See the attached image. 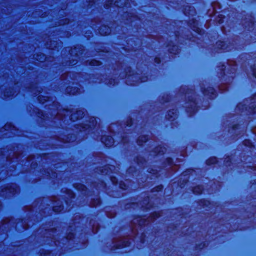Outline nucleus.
<instances>
[{
	"instance_id": "37",
	"label": "nucleus",
	"mask_w": 256,
	"mask_h": 256,
	"mask_svg": "<svg viewBox=\"0 0 256 256\" xmlns=\"http://www.w3.org/2000/svg\"><path fill=\"white\" fill-rule=\"evenodd\" d=\"M109 6H109V4H106V8H109Z\"/></svg>"
},
{
	"instance_id": "36",
	"label": "nucleus",
	"mask_w": 256,
	"mask_h": 256,
	"mask_svg": "<svg viewBox=\"0 0 256 256\" xmlns=\"http://www.w3.org/2000/svg\"><path fill=\"white\" fill-rule=\"evenodd\" d=\"M44 56L42 55V58H40V60H44Z\"/></svg>"
},
{
	"instance_id": "30",
	"label": "nucleus",
	"mask_w": 256,
	"mask_h": 256,
	"mask_svg": "<svg viewBox=\"0 0 256 256\" xmlns=\"http://www.w3.org/2000/svg\"><path fill=\"white\" fill-rule=\"evenodd\" d=\"M80 186L82 190H84V189L86 188L84 185L80 184Z\"/></svg>"
},
{
	"instance_id": "19",
	"label": "nucleus",
	"mask_w": 256,
	"mask_h": 256,
	"mask_svg": "<svg viewBox=\"0 0 256 256\" xmlns=\"http://www.w3.org/2000/svg\"><path fill=\"white\" fill-rule=\"evenodd\" d=\"M100 203V200L98 198H96V200H94V203L92 204V206H95L98 204H99Z\"/></svg>"
},
{
	"instance_id": "25",
	"label": "nucleus",
	"mask_w": 256,
	"mask_h": 256,
	"mask_svg": "<svg viewBox=\"0 0 256 256\" xmlns=\"http://www.w3.org/2000/svg\"><path fill=\"white\" fill-rule=\"evenodd\" d=\"M114 4L116 6H122V4H119V2H118V0L114 2Z\"/></svg>"
},
{
	"instance_id": "20",
	"label": "nucleus",
	"mask_w": 256,
	"mask_h": 256,
	"mask_svg": "<svg viewBox=\"0 0 256 256\" xmlns=\"http://www.w3.org/2000/svg\"><path fill=\"white\" fill-rule=\"evenodd\" d=\"M48 176L52 178L55 176H57V174L55 172H52L51 174L49 172H48Z\"/></svg>"
},
{
	"instance_id": "23",
	"label": "nucleus",
	"mask_w": 256,
	"mask_h": 256,
	"mask_svg": "<svg viewBox=\"0 0 256 256\" xmlns=\"http://www.w3.org/2000/svg\"><path fill=\"white\" fill-rule=\"evenodd\" d=\"M106 167H107V166H106V168H104V170H106ZM102 174H109V172H108V171L105 172V171H104V170H102Z\"/></svg>"
},
{
	"instance_id": "32",
	"label": "nucleus",
	"mask_w": 256,
	"mask_h": 256,
	"mask_svg": "<svg viewBox=\"0 0 256 256\" xmlns=\"http://www.w3.org/2000/svg\"><path fill=\"white\" fill-rule=\"evenodd\" d=\"M250 24L252 26L254 24V22L252 21V19L250 18Z\"/></svg>"
},
{
	"instance_id": "16",
	"label": "nucleus",
	"mask_w": 256,
	"mask_h": 256,
	"mask_svg": "<svg viewBox=\"0 0 256 256\" xmlns=\"http://www.w3.org/2000/svg\"><path fill=\"white\" fill-rule=\"evenodd\" d=\"M90 64L92 66H100V62L96 60H92L90 62Z\"/></svg>"
},
{
	"instance_id": "18",
	"label": "nucleus",
	"mask_w": 256,
	"mask_h": 256,
	"mask_svg": "<svg viewBox=\"0 0 256 256\" xmlns=\"http://www.w3.org/2000/svg\"><path fill=\"white\" fill-rule=\"evenodd\" d=\"M216 162V158H214L209 159L207 161V163H208V164H214Z\"/></svg>"
},
{
	"instance_id": "29",
	"label": "nucleus",
	"mask_w": 256,
	"mask_h": 256,
	"mask_svg": "<svg viewBox=\"0 0 256 256\" xmlns=\"http://www.w3.org/2000/svg\"><path fill=\"white\" fill-rule=\"evenodd\" d=\"M160 62V60L159 58H156L155 59V62H156V63H159V62Z\"/></svg>"
},
{
	"instance_id": "35",
	"label": "nucleus",
	"mask_w": 256,
	"mask_h": 256,
	"mask_svg": "<svg viewBox=\"0 0 256 256\" xmlns=\"http://www.w3.org/2000/svg\"><path fill=\"white\" fill-rule=\"evenodd\" d=\"M4 224H6V223L8 222V220H4Z\"/></svg>"
},
{
	"instance_id": "3",
	"label": "nucleus",
	"mask_w": 256,
	"mask_h": 256,
	"mask_svg": "<svg viewBox=\"0 0 256 256\" xmlns=\"http://www.w3.org/2000/svg\"><path fill=\"white\" fill-rule=\"evenodd\" d=\"M252 100V102H251L250 105L248 106H245V104H240L237 106L238 108L240 109L242 107L244 106V108L246 110H247L248 108L250 110V112H254L256 106V105L255 104V103L256 102V94L254 96V98H252V100Z\"/></svg>"
},
{
	"instance_id": "11",
	"label": "nucleus",
	"mask_w": 256,
	"mask_h": 256,
	"mask_svg": "<svg viewBox=\"0 0 256 256\" xmlns=\"http://www.w3.org/2000/svg\"><path fill=\"white\" fill-rule=\"evenodd\" d=\"M148 140V138L146 136H142L139 137L138 140V143L139 145H142V142H146Z\"/></svg>"
},
{
	"instance_id": "6",
	"label": "nucleus",
	"mask_w": 256,
	"mask_h": 256,
	"mask_svg": "<svg viewBox=\"0 0 256 256\" xmlns=\"http://www.w3.org/2000/svg\"><path fill=\"white\" fill-rule=\"evenodd\" d=\"M230 44L227 43L226 42H224V41H218L216 42V46L218 48L222 50H230Z\"/></svg>"
},
{
	"instance_id": "7",
	"label": "nucleus",
	"mask_w": 256,
	"mask_h": 256,
	"mask_svg": "<svg viewBox=\"0 0 256 256\" xmlns=\"http://www.w3.org/2000/svg\"><path fill=\"white\" fill-rule=\"evenodd\" d=\"M84 114V111L83 110H77L76 112H73L70 116V118L72 120L75 121L78 119H80L82 118Z\"/></svg>"
},
{
	"instance_id": "27",
	"label": "nucleus",
	"mask_w": 256,
	"mask_h": 256,
	"mask_svg": "<svg viewBox=\"0 0 256 256\" xmlns=\"http://www.w3.org/2000/svg\"><path fill=\"white\" fill-rule=\"evenodd\" d=\"M154 189L156 191H159V190H160L162 189V188L161 186H158L157 188H155Z\"/></svg>"
},
{
	"instance_id": "33",
	"label": "nucleus",
	"mask_w": 256,
	"mask_h": 256,
	"mask_svg": "<svg viewBox=\"0 0 256 256\" xmlns=\"http://www.w3.org/2000/svg\"><path fill=\"white\" fill-rule=\"evenodd\" d=\"M132 16H129V19H130V22H132L133 20H132Z\"/></svg>"
},
{
	"instance_id": "15",
	"label": "nucleus",
	"mask_w": 256,
	"mask_h": 256,
	"mask_svg": "<svg viewBox=\"0 0 256 256\" xmlns=\"http://www.w3.org/2000/svg\"><path fill=\"white\" fill-rule=\"evenodd\" d=\"M96 122V123H97V121H96V118H90V124L89 125H88V126L90 127H91L92 126H94V122Z\"/></svg>"
},
{
	"instance_id": "31",
	"label": "nucleus",
	"mask_w": 256,
	"mask_h": 256,
	"mask_svg": "<svg viewBox=\"0 0 256 256\" xmlns=\"http://www.w3.org/2000/svg\"><path fill=\"white\" fill-rule=\"evenodd\" d=\"M168 164H170L171 162H172V159L171 158H168Z\"/></svg>"
},
{
	"instance_id": "40",
	"label": "nucleus",
	"mask_w": 256,
	"mask_h": 256,
	"mask_svg": "<svg viewBox=\"0 0 256 256\" xmlns=\"http://www.w3.org/2000/svg\"><path fill=\"white\" fill-rule=\"evenodd\" d=\"M112 2H113V0H112L111 2H110V4H112Z\"/></svg>"
},
{
	"instance_id": "28",
	"label": "nucleus",
	"mask_w": 256,
	"mask_h": 256,
	"mask_svg": "<svg viewBox=\"0 0 256 256\" xmlns=\"http://www.w3.org/2000/svg\"><path fill=\"white\" fill-rule=\"evenodd\" d=\"M252 72H253V73H252L253 76H254L255 78H256V70H253V71H252Z\"/></svg>"
},
{
	"instance_id": "5",
	"label": "nucleus",
	"mask_w": 256,
	"mask_h": 256,
	"mask_svg": "<svg viewBox=\"0 0 256 256\" xmlns=\"http://www.w3.org/2000/svg\"><path fill=\"white\" fill-rule=\"evenodd\" d=\"M130 242L127 238L120 239L118 242L114 244V246L116 248H120L126 247L129 246Z\"/></svg>"
},
{
	"instance_id": "24",
	"label": "nucleus",
	"mask_w": 256,
	"mask_h": 256,
	"mask_svg": "<svg viewBox=\"0 0 256 256\" xmlns=\"http://www.w3.org/2000/svg\"><path fill=\"white\" fill-rule=\"evenodd\" d=\"M74 194L71 192V191H69L68 192V196L70 198H72L74 197Z\"/></svg>"
},
{
	"instance_id": "26",
	"label": "nucleus",
	"mask_w": 256,
	"mask_h": 256,
	"mask_svg": "<svg viewBox=\"0 0 256 256\" xmlns=\"http://www.w3.org/2000/svg\"><path fill=\"white\" fill-rule=\"evenodd\" d=\"M66 92H70V94H76V92H72V91H70V88H68L66 89Z\"/></svg>"
},
{
	"instance_id": "8",
	"label": "nucleus",
	"mask_w": 256,
	"mask_h": 256,
	"mask_svg": "<svg viewBox=\"0 0 256 256\" xmlns=\"http://www.w3.org/2000/svg\"><path fill=\"white\" fill-rule=\"evenodd\" d=\"M111 32L110 28L106 26H102L99 29V32L101 35H108Z\"/></svg>"
},
{
	"instance_id": "1",
	"label": "nucleus",
	"mask_w": 256,
	"mask_h": 256,
	"mask_svg": "<svg viewBox=\"0 0 256 256\" xmlns=\"http://www.w3.org/2000/svg\"><path fill=\"white\" fill-rule=\"evenodd\" d=\"M160 216L159 213L154 212L152 214L150 217H149L147 220L145 218H134L132 222V224H138L139 226H142L146 224H147L150 222H152L154 221V219L158 218Z\"/></svg>"
},
{
	"instance_id": "13",
	"label": "nucleus",
	"mask_w": 256,
	"mask_h": 256,
	"mask_svg": "<svg viewBox=\"0 0 256 256\" xmlns=\"http://www.w3.org/2000/svg\"><path fill=\"white\" fill-rule=\"evenodd\" d=\"M176 116V114L173 111H169L167 117H168V119L171 120V119H174L175 118V117Z\"/></svg>"
},
{
	"instance_id": "21",
	"label": "nucleus",
	"mask_w": 256,
	"mask_h": 256,
	"mask_svg": "<svg viewBox=\"0 0 256 256\" xmlns=\"http://www.w3.org/2000/svg\"><path fill=\"white\" fill-rule=\"evenodd\" d=\"M111 180L112 182V183L114 184H116L117 183V180H116V178H115L112 177L111 178Z\"/></svg>"
},
{
	"instance_id": "9",
	"label": "nucleus",
	"mask_w": 256,
	"mask_h": 256,
	"mask_svg": "<svg viewBox=\"0 0 256 256\" xmlns=\"http://www.w3.org/2000/svg\"><path fill=\"white\" fill-rule=\"evenodd\" d=\"M54 210L56 212H60L63 210V206L61 202L56 200L53 206Z\"/></svg>"
},
{
	"instance_id": "34",
	"label": "nucleus",
	"mask_w": 256,
	"mask_h": 256,
	"mask_svg": "<svg viewBox=\"0 0 256 256\" xmlns=\"http://www.w3.org/2000/svg\"><path fill=\"white\" fill-rule=\"evenodd\" d=\"M2 236H3L4 239H5L6 238V234H2Z\"/></svg>"
},
{
	"instance_id": "38",
	"label": "nucleus",
	"mask_w": 256,
	"mask_h": 256,
	"mask_svg": "<svg viewBox=\"0 0 256 256\" xmlns=\"http://www.w3.org/2000/svg\"><path fill=\"white\" fill-rule=\"evenodd\" d=\"M39 98V101H40L41 102H42L40 100V96H38Z\"/></svg>"
},
{
	"instance_id": "4",
	"label": "nucleus",
	"mask_w": 256,
	"mask_h": 256,
	"mask_svg": "<svg viewBox=\"0 0 256 256\" xmlns=\"http://www.w3.org/2000/svg\"><path fill=\"white\" fill-rule=\"evenodd\" d=\"M101 141L108 147L112 146L114 144V139L111 136H104L101 138Z\"/></svg>"
},
{
	"instance_id": "39",
	"label": "nucleus",
	"mask_w": 256,
	"mask_h": 256,
	"mask_svg": "<svg viewBox=\"0 0 256 256\" xmlns=\"http://www.w3.org/2000/svg\"><path fill=\"white\" fill-rule=\"evenodd\" d=\"M7 127H8V126H7V125H6V126H5V130H6V128H7Z\"/></svg>"
},
{
	"instance_id": "17",
	"label": "nucleus",
	"mask_w": 256,
	"mask_h": 256,
	"mask_svg": "<svg viewBox=\"0 0 256 256\" xmlns=\"http://www.w3.org/2000/svg\"><path fill=\"white\" fill-rule=\"evenodd\" d=\"M156 152H158V154H160L161 152L163 154L164 152L165 151V148H163L161 146H160V147L156 148Z\"/></svg>"
},
{
	"instance_id": "14",
	"label": "nucleus",
	"mask_w": 256,
	"mask_h": 256,
	"mask_svg": "<svg viewBox=\"0 0 256 256\" xmlns=\"http://www.w3.org/2000/svg\"><path fill=\"white\" fill-rule=\"evenodd\" d=\"M14 94L12 92L10 89L6 90V92H4V98H9L11 96H13Z\"/></svg>"
},
{
	"instance_id": "43",
	"label": "nucleus",
	"mask_w": 256,
	"mask_h": 256,
	"mask_svg": "<svg viewBox=\"0 0 256 256\" xmlns=\"http://www.w3.org/2000/svg\"><path fill=\"white\" fill-rule=\"evenodd\" d=\"M89 0L90 1V0Z\"/></svg>"
},
{
	"instance_id": "12",
	"label": "nucleus",
	"mask_w": 256,
	"mask_h": 256,
	"mask_svg": "<svg viewBox=\"0 0 256 256\" xmlns=\"http://www.w3.org/2000/svg\"><path fill=\"white\" fill-rule=\"evenodd\" d=\"M202 188L201 186H198L196 187H195L194 190L193 192L196 194H200L202 192Z\"/></svg>"
},
{
	"instance_id": "41",
	"label": "nucleus",
	"mask_w": 256,
	"mask_h": 256,
	"mask_svg": "<svg viewBox=\"0 0 256 256\" xmlns=\"http://www.w3.org/2000/svg\"><path fill=\"white\" fill-rule=\"evenodd\" d=\"M51 48H54L52 46H50Z\"/></svg>"
},
{
	"instance_id": "22",
	"label": "nucleus",
	"mask_w": 256,
	"mask_h": 256,
	"mask_svg": "<svg viewBox=\"0 0 256 256\" xmlns=\"http://www.w3.org/2000/svg\"><path fill=\"white\" fill-rule=\"evenodd\" d=\"M141 159L142 158H138L137 159V162L140 166H141V164L142 165V162L141 161Z\"/></svg>"
},
{
	"instance_id": "2",
	"label": "nucleus",
	"mask_w": 256,
	"mask_h": 256,
	"mask_svg": "<svg viewBox=\"0 0 256 256\" xmlns=\"http://www.w3.org/2000/svg\"><path fill=\"white\" fill-rule=\"evenodd\" d=\"M18 191V187L14 184L0 188V196H9L10 194H14Z\"/></svg>"
},
{
	"instance_id": "42",
	"label": "nucleus",
	"mask_w": 256,
	"mask_h": 256,
	"mask_svg": "<svg viewBox=\"0 0 256 256\" xmlns=\"http://www.w3.org/2000/svg\"><path fill=\"white\" fill-rule=\"evenodd\" d=\"M122 188H124V189H126V188H122Z\"/></svg>"
},
{
	"instance_id": "10",
	"label": "nucleus",
	"mask_w": 256,
	"mask_h": 256,
	"mask_svg": "<svg viewBox=\"0 0 256 256\" xmlns=\"http://www.w3.org/2000/svg\"><path fill=\"white\" fill-rule=\"evenodd\" d=\"M214 90L211 87H208L203 90L204 94L209 96L210 98H213V96L212 95L214 94Z\"/></svg>"
}]
</instances>
